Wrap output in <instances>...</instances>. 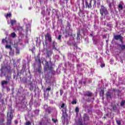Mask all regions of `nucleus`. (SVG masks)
Listing matches in <instances>:
<instances>
[{
    "label": "nucleus",
    "instance_id": "nucleus-1",
    "mask_svg": "<svg viewBox=\"0 0 125 125\" xmlns=\"http://www.w3.org/2000/svg\"><path fill=\"white\" fill-rule=\"evenodd\" d=\"M47 41L49 42H52V38L51 37V35L49 33H47L45 35V44H43V46H47Z\"/></svg>",
    "mask_w": 125,
    "mask_h": 125
},
{
    "label": "nucleus",
    "instance_id": "nucleus-2",
    "mask_svg": "<svg viewBox=\"0 0 125 125\" xmlns=\"http://www.w3.org/2000/svg\"><path fill=\"white\" fill-rule=\"evenodd\" d=\"M100 13L102 16H103V15H107L109 14L107 8H106L103 5L101 6V8L100 9Z\"/></svg>",
    "mask_w": 125,
    "mask_h": 125
},
{
    "label": "nucleus",
    "instance_id": "nucleus-3",
    "mask_svg": "<svg viewBox=\"0 0 125 125\" xmlns=\"http://www.w3.org/2000/svg\"><path fill=\"white\" fill-rule=\"evenodd\" d=\"M6 69V73L7 74H11V67L7 66H2L0 69L1 74H3L4 71L3 70H5Z\"/></svg>",
    "mask_w": 125,
    "mask_h": 125
},
{
    "label": "nucleus",
    "instance_id": "nucleus-4",
    "mask_svg": "<svg viewBox=\"0 0 125 125\" xmlns=\"http://www.w3.org/2000/svg\"><path fill=\"white\" fill-rule=\"evenodd\" d=\"M9 114V112H7V125H11V121H12V119H13V114L12 112H10L9 116H8Z\"/></svg>",
    "mask_w": 125,
    "mask_h": 125
},
{
    "label": "nucleus",
    "instance_id": "nucleus-5",
    "mask_svg": "<svg viewBox=\"0 0 125 125\" xmlns=\"http://www.w3.org/2000/svg\"><path fill=\"white\" fill-rule=\"evenodd\" d=\"M53 69V67H52V66H49V64H48V62L47 61L45 62V65L44 66V72L47 71V70H49V71H52Z\"/></svg>",
    "mask_w": 125,
    "mask_h": 125
},
{
    "label": "nucleus",
    "instance_id": "nucleus-6",
    "mask_svg": "<svg viewBox=\"0 0 125 125\" xmlns=\"http://www.w3.org/2000/svg\"><path fill=\"white\" fill-rule=\"evenodd\" d=\"M92 2V0H90L89 2L87 1V0H85V5L86 6V8H91L92 7V5H91V3Z\"/></svg>",
    "mask_w": 125,
    "mask_h": 125
},
{
    "label": "nucleus",
    "instance_id": "nucleus-7",
    "mask_svg": "<svg viewBox=\"0 0 125 125\" xmlns=\"http://www.w3.org/2000/svg\"><path fill=\"white\" fill-rule=\"evenodd\" d=\"M45 53L47 55L46 57L50 58V57H51V56L52 55V50H48L46 49L45 51Z\"/></svg>",
    "mask_w": 125,
    "mask_h": 125
},
{
    "label": "nucleus",
    "instance_id": "nucleus-8",
    "mask_svg": "<svg viewBox=\"0 0 125 125\" xmlns=\"http://www.w3.org/2000/svg\"><path fill=\"white\" fill-rule=\"evenodd\" d=\"M93 93L90 91H86L84 93V96H87V97H91Z\"/></svg>",
    "mask_w": 125,
    "mask_h": 125
},
{
    "label": "nucleus",
    "instance_id": "nucleus-9",
    "mask_svg": "<svg viewBox=\"0 0 125 125\" xmlns=\"http://www.w3.org/2000/svg\"><path fill=\"white\" fill-rule=\"evenodd\" d=\"M117 49L118 50H122V51H123V50H125V44H118V47Z\"/></svg>",
    "mask_w": 125,
    "mask_h": 125
},
{
    "label": "nucleus",
    "instance_id": "nucleus-10",
    "mask_svg": "<svg viewBox=\"0 0 125 125\" xmlns=\"http://www.w3.org/2000/svg\"><path fill=\"white\" fill-rule=\"evenodd\" d=\"M105 95H106V97L107 99L109 98H110L111 99L112 98V97H113V94H112L111 92H110L109 91L106 92Z\"/></svg>",
    "mask_w": 125,
    "mask_h": 125
},
{
    "label": "nucleus",
    "instance_id": "nucleus-11",
    "mask_svg": "<svg viewBox=\"0 0 125 125\" xmlns=\"http://www.w3.org/2000/svg\"><path fill=\"white\" fill-rule=\"evenodd\" d=\"M123 36H122V35H114V40H116V41H119L120 39H122Z\"/></svg>",
    "mask_w": 125,
    "mask_h": 125
},
{
    "label": "nucleus",
    "instance_id": "nucleus-12",
    "mask_svg": "<svg viewBox=\"0 0 125 125\" xmlns=\"http://www.w3.org/2000/svg\"><path fill=\"white\" fill-rule=\"evenodd\" d=\"M83 119H84V121H89V116L86 113H84Z\"/></svg>",
    "mask_w": 125,
    "mask_h": 125
},
{
    "label": "nucleus",
    "instance_id": "nucleus-13",
    "mask_svg": "<svg viewBox=\"0 0 125 125\" xmlns=\"http://www.w3.org/2000/svg\"><path fill=\"white\" fill-rule=\"evenodd\" d=\"M3 76L6 78L7 81H10L11 80V76L6 75V73H4Z\"/></svg>",
    "mask_w": 125,
    "mask_h": 125
},
{
    "label": "nucleus",
    "instance_id": "nucleus-14",
    "mask_svg": "<svg viewBox=\"0 0 125 125\" xmlns=\"http://www.w3.org/2000/svg\"><path fill=\"white\" fill-rule=\"evenodd\" d=\"M56 45H57V43L55 41H53L52 43L53 49H57L56 47Z\"/></svg>",
    "mask_w": 125,
    "mask_h": 125
},
{
    "label": "nucleus",
    "instance_id": "nucleus-15",
    "mask_svg": "<svg viewBox=\"0 0 125 125\" xmlns=\"http://www.w3.org/2000/svg\"><path fill=\"white\" fill-rule=\"evenodd\" d=\"M9 53L10 56H14V50L11 49L10 50V51L9 52Z\"/></svg>",
    "mask_w": 125,
    "mask_h": 125
},
{
    "label": "nucleus",
    "instance_id": "nucleus-16",
    "mask_svg": "<svg viewBox=\"0 0 125 125\" xmlns=\"http://www.w3.org/2000/svg\"><path fill=\"white\" fill-rule=\"evenodd\" d=\"M1 85L2 86H3V85H4V84H8V81H2V82H1Z\"/></svg>",
    "mask_w": 125,
    "mask_h": 125
},
{
    "label": "nucleus",
    "instance_id": "nucleus-17",
    "mask_svg": "<svg viewBox=\"0 0 125 125\" xmlns=\"http://www.w3.org/2000/svg\"><path fill=\"white\" fill-rule=\"evenodd\" d=\"M100 95L102 96V97H104V89L101 90L100 92Z\"/></svg>",
    "mask_w": 125,
    "mask_h": 125
},
{
    "label": "nucleus",
    "instance_id": "nucleus-18",
    "mask_svg": "<svg viewBox=\"0 0 125 125\" xmlns=\"http://www.w3.org/2000/svg\"><path fill=\"white\" fill-rule=\"evenodd\" d=\"M16 20H11L10 21V23H11V26H13V25H14V24H15L16 23Z\"/></svg>",
    "mask_w": 125,
    "mask_h": 125
},
{
    "label": "nucleus",
    "instance_id": "nucleus-19",
    "mask_svg": "<svg viewBox=\"0 0 125 125\" xmlns=\"http://www.w3.org/2000/svg\"><path fill=\"white\" fill-rule=\"evenodd\" d=\"M62 119L65 120V119H66V115L64 113V110L62 109Z\"/></svg>",
    "mask_w": 125,
    "mask_h": 125
},
{
    "label": "nucleus",
    "instance_id": "nucleus-20",
    "mask_svg": "<svg viewBox=\"0 0 125 125\" xmlns=\"http://www.w3.org/2000/svg\"><path fill=\"white\" fill-rule=\"evenodd\" d=\"M11 37L13 38V39H14L16 37V34L15 32H13L11 34Z\"/></svg>",
    "mask_w": 125,
    "mask_h": 125
},
{
    "label": "nucleus",
    "instance_id": "nucleus-21",
    "mask_svg": "<svg viewBox=\"0 0 125 125\" xmlns=\"http://www.w3.org/2000/svg\"><path fill=\"white\" fill-rule=\"evenodd\" d=\"M118 8L119 9H120V10H123V9L124 8V6L123 5L119 4L118 5Z\"/></svg>",
    "mask_w": 125,
    "mask_h": 125
},
{
    "label": "nucleus",
    "instance_id": "nucleus-22",
    "mask_svg": "<svg viewBox=\"0 0 125 125\" xmlns=\"http://www.w3.org/2000/svg\"><path fill=\"white\" fill-rule=\"evenodd\" d=\"M5 48L9 49H12V47H11V45H6Z\"/></svg>",
    "mask_w": 125,
    "mask_h": 125
},
{
    "label": "nucleus",
    "instance_id": "nucleus-23",
    "mask_svg": "<svg viewBox=\"0 0 125 125\" xmlns=\"http://www.w3.org/2000/svg\"><path fill=\"white\" fill-rule=\"evenodd\" d=\"M112 109L114 111L118 110V108L117 107V106H116V105L112 106Z\"/></svg>",
    "mask_w": 125,
    "mask_h": 125
},
{
    "label": "nucleus",
    "instance_id": "nucleus-24",
    "mask_svg": "<svg viewBox=\"0 0 125 125\" xmlns=\"http://www.w3.org/2000/svg\"><path fill=\"white\" fill-rule=\"evenodd\" d=\"M93 8H95L96 7V0L94 1V3L92 6Z\"/></svg>",
    "mask_w": 125,
    "mask_h": 125
},
{
    "label": "nucleus",
    "instance_id": "nucleus-25",
    "mask_svg": "<svg viewBox=\"0 0 125 125\" xmlns=\"http://www.w3.org/2000/svg\"><path fill=\"white\" fill-rule=\"evenodd\" d=\"M2 43H4V42H7V41L6 40V37L5 38V39H3L2 40Z\"/></svg>",
    "mask_w": 125,
    "mask_h": 125
},
{
    "label": "nucleus",
    "instance_id": "nucleus-26",
    "mask_svg": "<svg viewBox=\"0 0 125 125\" xmlns=\"http://www.w3.org/2000/svg\"><path fill=\"white\" fill-rule=\"evenodd\" d=\"M75 112L76 113H79V112H80V108H79L78 107H76L75 108Z\"/></svg>",
    "mask_w": 125,
    "mask_h": 125
},
{
    "label": "nucleus",
    "instance_id": "nucleus-27",
    "mask_svg": "<svg viewBox=\"0 0 125 125\" xmlns=\"http://www.w3.org/2000/svg\"><path fill=\"white\" fill-rule=\"evenodd\" d=\"M60 96H62V95H63V93H64V91H63V90L62 89H60Z\"/></svg>",
    "mask_w": 125,
    "mask_h": 125
},
{
    "label": "nucleus",
    "instance_id": "nucleus-28",
    "mask_svg": "<svg viewBox=\"0 0 125 125\" xmlns=\"http://www.w3.org/2000/svg\"><path fill=\"white\" fill-rule=\"evenodd\" d=\"M71 104H72V105H75V104H77V101H76V100H73V101L71 102Z\"/></svg>",
    "mask_w": 125,
    "mask_h": 125
},
{
    "label": "nucleus",
    "instance_id": "nucleus-29",
    "mask_svg": "<svg viewBox=\"0 0 125 125\" xmlns=\"http://www.w3.org/2000/svg\"><path fill=\"white\" fill-rule=\"evenodd\" d=\"M78 125H83V122L82 121V120H79V121H78Z\"/></svg>",
    "mask_w": 125,
    "mask_h": 125
},
{
    "label": "nucleus",
    "instance_id": "nucleus-30",
    "mask_svg": "<svg viewBox=\"0 0 125 125\" xmlns=\"http://www.w3.org/2000/svg\"><path fill=\"white\" fill-rule=\"evenodd\" d=\"M52 121L55 124H56L57 122H58V120L56 119V120H54V118L52 119Z\"/></svg>",
    "mask_w": 125,
    "mask_h": 125
},
{
    "label": "nucleus",
    "instance_id": "nucleus-31",
    "mask_svg": "<svg viewBox=\"0 0 125 125\" xmlns=\"http://www.w3.org/2000/svg\"><path fill=\"white\" fill-rule=\"evenodd\" d=\"M41 14H42V15H43V17H44L45 14V12L44 11H42L41 12Z\"/></svg>",
    "mask_w": 125,
    "mask_h": 125
},
{
    "label": "nucleus",
    "instance_id": "nucleus-32",
    "mask_svg": "<svg viewBox=\"0 0 125 125\" xmlns=\"http://www.w3.org/2000/svg\"><path fill=\"white\" fill-rule=\"evenodd\" d=\"M38 72L39 73V74H41L42 73V68L41 67H39L38 69Z\"/></svg>",
    "mask_w": 125,
    "mask_h": 125
},
{
    "label": "nucleus",
    "instance_id": "nucleus-33",
    "mask_svg": "<svg viewBox=\"0 0 125 125\" xmlns=\"http://www.w3.org/2000/svg\"><path fill=\"white\" fill-rule=\"evenodd\" d=\"M125 101H122L121 103V106H124V105H125Z\"/></svg>",
    "mask_w": 125,
    "mask_h": 125
},
{
    "label": "nucleus",
    "instance_id": "nucleus-34",
    "mask_svg": "<svg viewBox=\"0 0 125 125\" xmlns=\"http://www.w3.org/2000/svg\"><path fill=\"white\" fill-rule=\"evenodd\" d=\"M62 37V35H59L58 38V41H61V38Z\"/></svg>",
    "mask_w": 125,
    "mask_h": 125
},
{
    "label": "nucleus",
    "instance_id": "nucleus-35",
    "mask_svg": "<svg viewBox=\"0 0 125 125\" xmlns=\"http://www.w3.org/2000/svg\"><path fill=\"white\" fill-rule=\"evenodd\" d=\"M46 91H50L51 90V87H48L46 89Z\"/></svg>",
    "mask_w": 125,
    "mask_h": 125
},
{
    "label": "nucleus",
    "instance_id": "nucleus-36",
    "mask_svg": "<svg viewBox=\"0 0 125 125\" xmlns=\"http://www.w3.org/2000/svg\"><path fill=\"white\" fill-rule=\"evenodd\" d=\"M6 17H9V18H10V17H11V14H10V13H7V14H6Z\"/></svg>",
    "mask_w": 125,
    "mask_h": 125
},
{
    "label": "nucleus",
    "instance_id": "nucleus-37",
    "mask_svg": "<svg viewBox=\"0 0 125 125\" xmlns=\"http://www.w3.org/2000/svg\"><path fill=\"white\" fill-rule=\"evenodd\" d=\"M116 123L117 125H121V121L120 120H116Z\"/></svg>",
    "mask_w": 125,
    "mask_h": 125
},
{
    "label": "nucleus",
    "instance_id": "nucleus-38",
    "mask_svg": "<svg viewBox=\"0 0 125 125\" xmlns=\"http://www.w3.org/2000/svg\"><path fill=\"white\" fill-rule=\"evenodd\" d=\"M124 39V37H122L120 40V41L121 42H122V43H123L124 42V41L123 40Z\"/></svg>",
    "mask_w": 125,
    "mask_h": 125
},
{
    "label": "nucleus",
    "instance_id": "nucleus-39",
    "mask_svg": "<svg viewBox=\"0 0 125 125\" xmlns=\"http://www.w3.org/2000/svg\"><path fill=\"white\" fill-rule=\"evenodd\" d=\"M31 122L30 121L26 122L25 123V125H31Z\"/></svg>",
    "mask_w": 125,
    "mask_h": 125
},
{
    "label": "nucleus",
    "instance_id": "nucleus-40",
    "mask_svg": "<svg viewBox=\"0 0 125 125\" xmlns=\"http://www.w3.org/2000/svg\"><path fill=\"white\" fill-rule=\"evenodd\" d=\"M77 35L81 36V30H79L77 31Z\"/></svg>",
    "mask_w": 125,
    "mask_h": 125
},
{
    "label": "nucleus",
    "instance_id": "nucleus-41",
    "mask_svg": "<svg viewBox=\"0 0 125 125\" xmlns=\"http://www.w3.org/2000/svg\"><path fill=\"white\" fill-rule=\"evenodd\" d=\"M19 30H21V31H23V27L22 26H19Z\"/></svg>",
    "mask_w": 125,
    "mask_h": 125
},
{
    "label": "nucleus",
    "instance_id": "nucleus-42",
    "mask_svg": "<svg viewBox=\"0 0 125 125\" xmlns=\"http://www.w3.org/2000/svg\"><path fill=\"white\" fill-rule=\"evenodd\" d=\"M64 107H65V104L62 103V105H61V108H64Z\"/></svg>",
    "mask_w": 125,
    "mask_h": 125
},
{
    "label": "nucleus",
    "instance_id": "nucleus-43",
    "mask_svg": "<svg viewBox=\"0 0 125 125\" xmlns=\"http://www.w3.org/2000/svg\"><path fill=\"white\" fill-rule=\"evenodd\" d=\"M67 26L68 27L69 29H70V28H71V24H70L69 22H68Z\"/></svg>",
    "mask_w": 125,
    "mask_h": 125
},
{
    "label": "nucleus",
    "instance_id": "nucleus-44",
    "mask_svg": "<svg viewBox=\"0 0 125 125\" xmlns=\"http://www.w3.org/2000/svg\"><path fill=\"white\" fill-rule=\"evenodd\" d=\"M67 43L68 45H70V46L72 45V44L69 41H67Z\"/></svg>",
    "mask_w": 125,
    "mask_h": 125
},
{
    "label": "nucleus",
    "instance_id": "nucleus-45",
    "mask_svg": "<svg viewBox=\"0 0 125 125\" xmlns=\"http://www.w3.org/2000/svg\"><path fill=\"white\" fill-rule=\"evenodd\" d=\"M17 51H20V49L18 47H15Z\"/></svg>",
    "mask_w": 125,
    "mask_h": 125
},
{
    "label": "nucleus",
    "instance_id": "nucleus-46",
    "mask_svg": "<svg viewBox=\"0 0 125 125\" xmlns=\"http://www.w3.org/2000/svg\"><path fill=\"white\" fill-rule=\"evenodd\" d=\"M104 66H105V63H102V64L101 65V68H103Z\"/></svg>",
    "mask_w": 125,
    "mask_h": 125
},
{
    "label": "nucleus",
    "instance_id": "nucleus-47",
    "mask_svg": "<svg viewBox=\"0 0 125 125\" xmlns=\"http://www.w3.org/2000/svg\"><path fill=\"white\" fill-rule=\"evenodd\" d=\"M4 122V119H2L1 120V124H3V123Z\"/></svg>",
    "mask_w": 125,
    "mask_h": 125
},
{
    "label": "nucleus",
    "instance_id": "nucleus-48",
    "mask_svg": "<svg viewBox=\"0 0 125 125\" xmlns=\"http://www.w3.org/2000/svg\"><path fill=\"white\" fill-rule=\"evenodd\" d=\"M80 37H81V35H77V40H80L81 39Z\"/></svg>",
    "mask_w": 125,
    "mask_h": 125
},
{
    "label": "nucleus",
    "instance_id": "nucleus-49",
    "mask_svg": "<svg viewBox=\"0 0 125 125\" xmlns=\"http://www.w3.org/2000/svg\"><path fill=\"white\" fill-rule=\"evenodd\" d=\"M34 50H35V48H33L31 49V51H32V53H34Z\"/></svg>",
    "mask_w": 125,
    "mask_h": 125
},
{
    "label": "nucleus",
    "instance_id": "nucleus-50",
    "mask_svg": "<svg viewBox=\"0 0 125 125\" xmlns=\"http://www.w3.org/2000/svg\"><path fill=\"white\" fill-rule=\"evenodd\" d=\"M109 7H112V3L109 4Z\"/></svg>",
    "mask_w": 125,
    "mask_h": 125
},
{
    "label": "nucleus",
    "instance_id": "nucleus-51",
    "mask_svg": "<svg viewBox=\"0 0 125 125\" xmlns=\"http://www.w3.org/2000/svg\"><path fill=\"white\" fill-rule=\"evenodd\" d=\"M81 31H83V33H84V28L81 29Z\"/></svg>",
    "mask_w": 125,
    "mask_h": 125
},
{
    "label": "nucleus",
    "instance_id": "nucleus-52",
    "mask_svg": "<svg viewBox=\"0 0 125 125\" xmlns=\"http://www.w3.org/2000/svg\"><path fill=\"white\" fill-rule=\"evenodd\" d=\"M19 53H20V51H16V54H19Z\"/></svg>",
    "mask_w": 125,
    "mask_h": 125
},
{
    "label": "nucleus",
    "instance_id": "nucleus-53",
    "mask_svg": "<svg viewBox=\"0 0 125 125\" xmlns=\"http://www.w3.org/2000/svg\"><path fill=\"white\" fill-rule=\"evenodd\" d=\"M38 62H39V63H42V61H41V59H39L38 60Z\"/></svg>",
    "mask_w": 125,
    "mask_h": 125
},
{
    "label": "nucleus",
    "instance_id": "nucleus-54",
    "mask_svg": "<svg viewBox=\"0 0 125 125\" xmlns=\"http://www.w3.org/2000/svg\"><path fill=\"white\" fill-rule=\"evenodd\" d=\"M15 123L16 124V125H17V124H18V122H17V121H15Z\"/></svg>",
    "mask_w": 125,
    "mask_h": 125
},
{
    "label": "nucleus",
    "instance_id": "nucleus-55",
    "mask_svg": "<svg viewBox=\"0 0 125 125\" xmlns=\"http://www.w3.org/2000/svg\"><path fill=\"white\" fill-rule=\"evenodd\" d=\"M83 83H84V84H85L86 83V82L85 81L83 82Z\"/></svg>",
    "mask_w": 125,
    "mask_h": 125
},
{
    "label": "nucleus",
    "instance_id": "nucleus-56",
    "mask_svg": "<svg viewBox=\"0 0 125 125\" xmlns=\"http://www.w3.org/2000/svg\"><path fill=\"white\" fill-rule=\"evenodd\" d=\"M90 36L91 37H93V34H90Z\"/></svg>",
    "mask_w": 125,
    "mask_h": 125
},
{
    "label": "nucleus",
    "instance_id": "nucleus-57",
    "mask_svg": "<svg viewBox=\"0 0 125 125\" xmlns=\"http://www.w3.org/2000/svg\"><path fill=\"white\" fill-rule=\"evenodd\" d=\"M7 90L8 91H9V90H10V89H9V88H7Z\"/></svg>",
    "mask_w": 125,
    "mask_h": 125
},
{
    "label": "nucleus",
    "instance_id": "nucleus-58",
    "mask_svg": "<svg viewBox=\"0 0 125 125\" xmlns=\"http://www.w3.org/2000/svg\"><path fill=\"white\" fill-rule=\"evenodd\" d=\"M39 125H42V122H40V123H39Z\"/></svg>",
    "mask_w": 125,
    "mask_h": 125
},
{
    "label": "nucleus",
    "instance_id": "nucleus-59",
    "mask_svg": "<svg viewBox=\"0 0 125 125\" xmlns=\"http://www.w3.org/2000/svg\"><path fill=\"white\" fill-rule=\"evenodd\" d=\"M113 91H116V89H113Z\"/></svg>",
    "mask_w": 125,
    "mask_h": 125
},
{
    "label": "nucleus",
    "instance_id": "nucleus-60",
    "mask_svg": "<svg viewBox=\"0 0 125 125\" xmlns=\"http://www.w3.org/2000/svg\"><path fill=\"white\" fill-rule=\"evenodd\" d=\"M65 38H68V36L67 35H65Z\"/></svg>",
    "mask_w": 125,
    "mask_h": 125
},
{
    "label": "nucleus",
    "instance_id": "nucleus-61",
    "mask_svg": "<svg viewBox=\"0 0 125 125\" xmlns=\"http://www.w3.org/2000/svg\"><path fill=\"white\" fill-rule=\"evenodd\" d=\"M104 119H106V116H104Z\"/></svg>",
    "mask_w": 125,
    "mask_h": 125
},
{
    "label": "nucleus",
    "instance_id": "nucleus-62",
    "mask_svg": "<svg viewBox=\"0 0 125 125\" xmlns=\"http://www.w3.org/2000/svg\"><path fill=\"white\" fill-rule=\"evenodd\" d=\"M121 62H122V63H123V61H121Z\"/></svg>",
    "mask_w": 125,
    "mask_h": 125
},
{
    "label": "nucleus",
    "instance_id": "nucleus-63",
    "mask_svg": "<svg viewBox=\"0 0 125 125\" xmlns=\"http://www.w3.org/2000/svg\"><path fill=\"white\" fill-rule=\"evenodd\" d=\"M44 95H45V94H44Z\"/></svg>",
    "mask_w": 125,
    "mask_h": 125
},
{
    "label": "nucleus",
    "instance_id": "nucleus-64",
    "mask_svg": "<svg viewBox=\"0 0 125 125\" xmlns=\"http://www.w3.org/2000/svg\"><path fill=\"white\" fill-rule=\"evenodd\" d=\"M57 93H58V92H57Z\"/></svg>",
    "mask_w": 125,
    "mask_h": 125
}]
</instances>
